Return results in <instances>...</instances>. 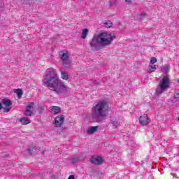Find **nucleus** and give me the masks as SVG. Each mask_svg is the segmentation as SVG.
<instances>
[{
  "mask_svg": "<svg viewBox=\"0 0 179 179\" xmlns=\"http://www.w3.org/2000/svg\"><path fill=\"white\" fill-rule=\"evenodd\" d=\"M10 108H12L9 107L3 108V113H9V111H10Z\"/></svg>",
  "mask_w": 179,
  "mask_h": 179,
  "instance_id": "obj_27",
  "label": "nucleus"
},
{
  "mask_svg": "<svg viewBox=\"0 0 179 179\" xmlns=\"http://www.w3.org/2000/svg\"><path fill=\"white\" fill-rule=\"evenodd\" d=\"M15 92L17 94L18 99H20V97H22V96H23V90H22L21 89L15 90Z\"/></svg>",
  "mask_w": 179,
  "mask_h": 179,
  "instance_id": "obj_22",
  "label": "nucleus"
},
{
  "mask_svg": "<svg viewBox=\"0 0 179 179\" xmlns=\"http://www.w3.org/2000/svg\"><path fill=\"white\" fill-rule=\"evenodd\" d=\"M20 122H22L23 125H27V124H30V119H29V117H24L20 119Z\"/></svg>",
  "mask_w": 179,
  "mask_h": 179,
  "instance_id": "obj_16",
  "label": "nucleus"
},
{
  "mask_svg": "<svg viewBox=\"0 0 179 179\" xmlns=\"http://www.w3.org/2000/svg\"><path fill=\"white\" fill-rule=\"evenodd\" d=\"M161 71L162 73H165V74L169 73V71H170V65L166 64V65L162 66L161 67Z\"/></svg>",
  "mask_w": 179,
  "mask_h": 179,
  "instance_id": "obj_15",
  "label": "nucleus"
},
{
  "mask_svg": "<svg viewBox=\"0 0 179 179\" xmlns=\"http://www.w3.org/2000/svg\"><path fill=\"white\" fill-rule=\"evenodd\" d=\"M87 34H89V29H83L81 38H83V40H85L86 37H87Z\"/></svg>",
  "mask_w": 179,
  "mask_h": 179,
  "instance_id": "obj_20",
  "label": "nucleus"
},
{
  "mask_svg": "<svg viewBox=\"0 0 179 179\" xmlns=\"http://www.w3.org/2000/svg\"><path fill=\"white\" fill-rule=\"evenodd\" d=\"M59 58H61L62 62L69 59V56L68 55V52L65 50H63L59 52Z\"/></svg>",
  "mask_w": 179,
  "mask_h": 179,
  "instance_id": "obj_8",
  "label": "nucleus"
},
{
  "mask_svg": "<svg viewBox=\"0 0 179 179\" xmlns=\"http://www.w3.org/2000/svg\"><path fill=\"white\" fill-rule=\"evenodd\" d=\"M2 103L6 106V107H10L13 103L10 99H2Z\"/></svg>",
  "mask_w": 179,
  "mask_h": 179,
  "instance_id": "obj_14",
  "label": "nucleus"
},
{
  "mask_svg": "<svg viewBox=\"0 0 179 179\" xmlns=\"http://www.w3.org/2000/svg\"><path fill=\"white\" fill-rule=\"evenodd\" d=\"M27 152H28L29 155H31V148H28Z\"/></svg>",
  "mask_w": 179,
  "mask_h": 179,
  "instance_id": "obj_32",
  "label": "nucleus"
},
{
  "mask_svg": "<svg viewBox=\"0 0 179 179\" xmlns=\"http://www.w3.org/2000/svg\"><path fill=\"white\" fill-rule=\"evenodd\" d=\"M108 111H110L108 101L106 99L101 100L92 107V118L96 122H101L106 120Z\"/></svg>",
  "mask_w": 179,
  "mask_h": 179,
  "instance_id": "obj_3",
  "label": "nucleus"
},
{
  "mask_svg": "<svg viewBox=\"0 0 179 179\" xmlns=\"http://www.w3.org/2000/svg\"><path fill=\"white\" fill-rule=\"evenodd\" d=\"M97 129H99V127H97V126L91 127L87 129V132L90 135H92V134H94V132H96L97 131Z\"/></svg>",
  "mask_w": 179,
  "mask_h": 179,
  "instance_id": "obj_12",
  "label": "nucleus"
},
{
  "mask_svg": "<svg viewBox=\"0 0 179 179\" xmlns=\"http://www.w3.org/2000/svg\"><path fill=\"white\" fill-rule=\"evenodd\" d=\"M157 62V59L156 57H152L150 59V64H156Z\"/></svg>",
  "mask_w": 179,
  "mask_h": 179,
  "instance_id": "obj_25",
  "label": "nucleus"
},
{
  "mask_svg": "<svg viewBox=\"0 0 179 179\" xmlns=\"http://www.w3.org/2000/svg\"><path fill=\"white\" fill-rule=\"evenodd\" d=\"M94 85H95V86H97V85H100V83H99L97 81H94Z\"/></svg>",
  "mask_w": 179,
  "mask_h": 179,
  "instance_id": "obj_31",
  "label": "nucleus"
},
{
  "mask_svg": "<svg viewBox=\"0 0 179 179\" xmlns=\"http://www.w3.org/2000/svg\"><path fill=\"white\" fill-rule=\"evenodd\" d=\"M115 36L107 31L94 34L89 41V45L92 51H100L101 48H106L113 44Z\"/></svg>",
  "mask_w": 179,
  "mask_h": 179,
  "instance_id": "obj_2",
  "label": "nucleus"
},
{
  "mask_svg": "<svg viewBox=\"0 0 179 179\" xmlns=\"http://www.w3.org/2000/svg\"><path fill=\"white\" fill-rule=\"evenodd\" d=\"M117 1H118V0H111L110 1V6H114V5H115V3H117Z\"/></svg>",
  "mask_w": 179,
  "mask_h": 179,
  "instance_id": "obj_26",
  "label": "nucleus"
},
{
  "mask_svg": "<svg viewBox=\"0 0 179 179\" xmlns=\"http://www.w3.org/2000/svg\"><path fill=\"white\" fill-rule=\"evenodd\" d=\"M43 84L50 90L55 92L59 96L71 94V88L59 79V76L55 69H48L43 75Z\"/></svg>",
  "mask_w": 179,
  "mask_h": 179,
  "instance_id": "obj_1",
  "label": "nucleus"
},
{
  "mask_svg": "<svg viewBox=\"0 0 179 179\" xmlns=\"http://www.w3.org/2000/svg\"><path fill=\"white\" fill-rule=\"evenodd\" d=\"M3 106H2V103H0V110H2Z\"/></svg>",
  "mask_w": 179,
  "mask_h": 179,
  "instance_id": "obj_33",
  "label": "nucleus"
},
{
  "mask_svg": "<svg viewBox=\"0 0 179 179\" xmlns=\"http://www.w3.org/2000/svg\"><path fill=\"white\" fill-rule=\"evenodd\" d=\"M60 71L62 79H63L64 80H68V79H69V76L68 75V73H66V71H64L62 70H60Z\"/></svg>",
  "mask_w": 179,
  "mask_h": 179,
  "instance_id": "obj_17",
  "label": "nucleus"
},
{
  "mask_svg": "<svg viewBox=\"0 0 179 179\" xmlns=\"http://www.w3.org/2000/svg\"><path fill=\"white\" fill-rule=\"evenodd\" d=\"M125 2L127 5H131V3H132V0H125Z\"/></svg>",
  "mask_w": 179,
  "mask_h": 179,
  "instance_id": "obj_28",
  "label": "nucleus"
},
{
  "mask_svg": "<svg viewBox=\"0 0 179 179\" xmlns=\"http://www.w3.org/2000/svg\"><path fill=\"white\" fill-rule=\"evenodd\" d=\"M170 87V79L168 77H164L162 81L159 83V87L157 88L155 92V96L159 97L166 92V90Z\"/></svg>",
  "mask_w": 179,
  "mask_h": 179,
  "instance_id": "obj_4",
  "label": "nucleus"
},
{
  "mask_svg": "<svg viewBox=\"0 0 179 179\" xmlns=\"http://www.w3.org/2000/svg\"><path fill=\"white\" fill-rule=\"evenodd\" d=\"M24 3H30V0H21Z\"/></svg>",
  "mask_w": 179,
  "mask_h": 179,
  "instance_id": "obj_29",
  "label": "nucleus"
},
{
  "mask_svg": "<svg viewBox=\"0 0 179 179\" xmlns=\"http://www.w3.org/2000/svg\"><path fill=\"white\" fill-rule=\"evenodd\" d=\"M104 26H105V27L110 29V27H113V22H111L110 20H108L104 23Z\"/></svg>",
  "mask_w": 179,
  "mask_h": 179,
  "instance_id": "obj_23",
  "label": "nucleus"
},
{
  "mask_svg": "<svg viewBox=\"0 0 179 179\" xmlns=\"http://www.w3.org/2000/svg\"><path fill=\"white\" fill-rule=\"evenodd\" d=\"M111 124H112L113 127H114L115 128H117V125L118 124V121L117 120H115V119L113 120Z\"/></svg>",
  "mask_w": 179,
  "mask_h": 179,
  "instance_id": "obj_24",
  "label": "nucleus"
},
{
  "mask_svg": "<svg viewBox=\"0 0 179 179\" xmlns=\"http://www.w3.org/2000/svg\"><path fill=\"white\" fill-rule=\"evenodd\" d=\"M49 179H57V176L52 175V176L50 177Z\"/></svg>",
  "mask_w": 179,
  "mask_h": 179,
  "instance_id": "obj_30",
  "label": "nucleus"
},
{
  "mask_svg": "<svg viewBox=\"0 0 179 179\" xmlns=\"http://www.w3.org/2000/svg\"><path fill=\"white\" fill-rule=\"evenodd\" d=\"M156 65L152 64V65H149L148 68L147 69V72H149L150 73H152V72H155L156 71Z\"/></svg>",
  "mask_w": 179,
  "mask_h": 179,
  "instance_id": "obj_18",
  "label": "nucleus"
},
{
  "mask_svg": "<svg viewBox=\"0 0 179 179\" xmlns=\"http://www.w3.org/2000/svg\"><path fill=\"white\" fill-rule=\"evenodd\" d=\"M90 162L92 164L99 166L100 164H103V162L104 161L103 160V158H101V157L98 156L96 157H92Z\"/></svg>",
  "mask_w": 179,
  "mask_h": 179,
  "instance_id": "obj_7",
  "label": "nucleus"
},
{
  "mask_svg": "<svg viewBox=\"0 0 179 179\" xmlns=\"http://www.w3.org/2000/svg\"><path fill=\"white\" fill-rule=\"evenodd\" d=\"M144 17H146V13H142L141 14H138L136 17L135 19L136 20H142Z\"/></svg>",
  "mask_w": 179,
  "mask_h": 179,
  "instance_id": "obj_19",
  "label": "nucleus"
},
{
  "mask_svg": "<svg viewBox=\"0 0 179 179\" xmlns=\"http://www.w3.org/2000/svg\"><path fill=\"white\" fill-rule=\"evenodd\" d=\"M149 122H150V119H149V117H148V115L143 114L140 116L139 123L141 124V125H143V126L148 125Z\"/></svg>",
  "mask_w": 179,
  "mask_h": 179,
  "instance_id": "obj_6",
  "label": "nucleus"
},
{
  "mask_svg": "<svg viewBox=\"0 0 179 179\" xmlns=\"http://www.w3.org/2000/svg\"><path fill=\"white\" fill-rule=\"evenodd\" d=\"M50 113H54L55 114H59L61 113V107L59 106H50L49 108Z\"/></svg>",
  "mask_w": 179,
  "mask_h": 179,
  "instance_id": "obj_10",
  "label": "nucleus"
},
{
  "mask_svg": "<svg viewBox=\"0 0 179 179\" xmlns=\"http://www.w3.org/2000/svg\"><path fill=\"white\" fill-rule=\"evenodd\" d=\"M25 115L27 117H31L34 115L33 113V103H31L29 105L27 106V109L25 110Z\"/></svg>",
  "mask_w": 179,
  "mask_h": 179,
  "instance_id": "obj_9",
  "label": "nucleus"
},
{
  "mask_svg": "<svg viewBox=\"0 0 179 179\" xmlns=\"http://www.w3.org/2000/svg\"><path fill=\"white\" fill-rule=\"evenodd\" d=\"M179 101V92H175L173 96L171 98V103L177 104Z\"/></svg>",
  "mask_w": 179,
  "mask_h": 179,
  "instance_id": "obj_11",
  "label": "nucleus"
},
{
  "mask_svg": "<svg viewBox=\"0 0 179 179\" xmlns=\"http://www.w3.org/2000/svg\"><path fill=\"white\" fill-rule=\"evenodd\" d=\"M65 121V118L64 117V115H59L55 119V125L57 128H59L62 124H64V122Z\"/></svg>",
  "mask_w": 179,
  "mask_h": 179,
  "instance_id": "obj_5",
  "label": "nucleus"
},
{
  "mask_svg": "<svg viewBox=\"0 0 179 179\" xmlns=\"http://www.w3.org/2000/svg\"><path fill=\"white\" fill-rule=\"evenodd\" d=\"M80 159H79V157L73 156L71 157V164H75L76 163H80Z\"/></svg>",
  "mask_w": 179,
  "mask_h": 179,
  "instance_id": "obj_21",
  "label": "nucleus"
},
{
  "mask_svg": "<svg viewBox=\"0 0 179 179\" xmlns=\"http://www.w3.org/2000/svg\"><path fill=\"white\" fill-rule=\"evenodd\" d=\"M62 64H63L64 68H65L66 69L71 68V66H72L71 63V60H69V59H68L67 60H64L62 62Z\"/></svg>",
  "mask_w": 179,
  "mask_h": 179,
  "instance_id": "obj_13",
  "label": "nucleus"
}]
</instances>
